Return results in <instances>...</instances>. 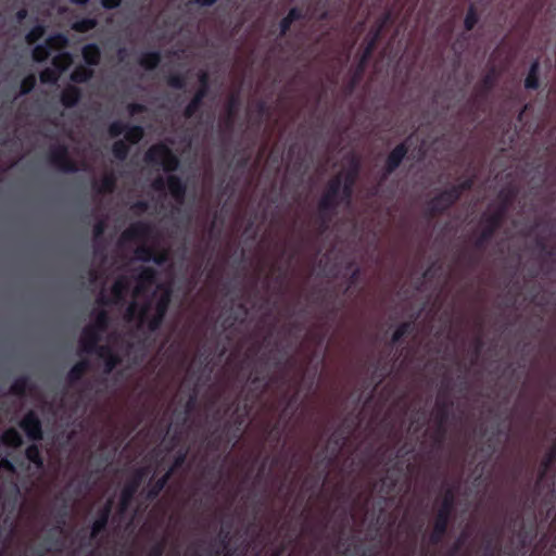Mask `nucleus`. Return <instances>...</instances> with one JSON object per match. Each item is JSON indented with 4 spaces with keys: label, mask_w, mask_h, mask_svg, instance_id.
I'll use <instances>...</instances> for the list:
<instances>
[{
    "label": "nucleus",
    "mask_w": 556,
    "mask_h": 556,
    "mask_svg": "<svg viewBox=\"0 0 556 556\" xmlns=\"http://www.w3.org/2000/svg\"><path fill=\"white\" fill-rule=\"evenodd\" d=\"M170 300H172V292L167 288L156 299L155 305H154V311H155L154 313L160 316L165 317L167 314L169 304H170Z\"/></svg>",
    "instance_id": "obj_41"
},
{
    "label": "nucleus",
    "mask_w": 556,
    "mask_h": 556,
    "mask_svg": "<svg viewBox=\"0 0 556 556\" xmlns=\"http://www.w3.org/2000/svg\"><path fill=\"white\" fill-rule=\"evenodd\" d=\"M287 159L292 163V168L295 172H301L304 168L305 163V153L298 146V143H292L288 148Z\"/></svg>",
    "instance_id": "obj_28"
},
{
    "label": "nucleus",
    "mask_w": 556,
    "mask_h": 556,
    "mask_svg": "<svg viewBox=\"0 0 556 556\" xmlns=\"http://www.w3.org/2000/svg\"><path fill=\"white\" fill-rule=\"evenodd\" d=\"M153 233V226L143 220L132 223L122 233L123 241H138L150 238Z\"/></svg>",
    "instance_id": "obj_16"
},
{
    "label": "nucleus",
    "mask_w": 556,
    "mask_h": 556,
    "mask_svg": "<svg viewBox=\"0 0 556 556\" xmlns=\"http://www.w3.org/2000/svg\"><path fill=\"white\" fill-rule=\"evenodd\" d=\"M104 359V371L110 374L121 363L119 356L114 353L109 346L102 345L99 348V354Z\"/></svg>",
    "instance_id": "obj_31"
},
{
    "label": "nucleus",
    "mask_w": 556,
    "mask_h": 556,
    "mask_svg": "<svg viewBox=\"0 0 556 556\" xmlns=\"http://www.w3.org/2000/svg\"><path fill=\"white\" fill-rule=\"evenodd\" d=\"M556 460V439L551 448L546 452L540 464L539 480H543L554 462Z\"/></svg>",
    "instance_id": "obj_39"
},
{
    "label": "nucleus",
    "mask_w": 556,
    "mask_h": 556,
    "mask_svg": "<svg viewBox=\"0 0 556 556\" xmlns=\"http://www.w3.org/2000/svg\"><path fill=\"white\" fill-rule=\"evenodd\" d=\"M157 279V271L153 267L142 266L136 276L137 286L135 289L136 294L144 292L148 288L153 286Z\"/></svg>",
    "instance_id": "obj_18"
},
{
    "label": "nucleus",
    "mask_w": 556,
    "mask_h": 556,
    "mask_svg": "<svg viewBox=\"0 0 556 556\" xmlns=\"http://www.w3.org/2000/svg\"><path fill=\"white\" fill-rule=\"evenodd\" d=\"M147 476V470L144 468L136 469L129 479L124 484L121 496H119V506L121 510H125L131 501L134 500L136 493L138 492L141 483L143 482Z\"/></svg>",
    "instance_id": "obj_12"
},
{
    "label": "nucleus",
    "mask_w": 556,
    "mask_h": 556,
    "mask_svg": "<svg viewBox=\"0 0 556 556\" xmlns=\"http://www.w3.org/2000/svg\"><path fill=\"white\" fill-rule=\"evenodd\" d=\"M46 33V27L41 24L35 25L25 36V40L28 45H35L39 41Z\"/></svg>",
    "instance_id": "obj_51"
},
{
    "label": "nucleus",
    "mask_w": 556,
    "mask_h": 556,
    "mask_svg": "<svg viewBox=\"0 0 556 556\" xmlns=\"http://www.w3.org/2000/svg\"><path fill=\"white\" fill-rule=\"evenodd\" d=\"M59 76L60 74L54 68L47 67L40 72L39 78L43 84H54Z\"/></svg>",
    "instance_id": "obj_61"
},
{
    "label": "nucleus",
    "mask_w": 556,
    "mask_h": 556,
    "mask_svg": "<svg viewBox=\"0 0 556 556\" xmlns=\"http://www.w3.org/2000/svg\"><path fill=\"white\" fill-rule=\"evenodd\" d=\"M73 63V58L70 52H61L54 55L51 60L53 68L61 75L65 72Z\"/></svg>",
    "instance_id": "obj_40"
},
{
    "label": "nucleus",
    "mask_w": 556,
    "mask_h": 556,
    "mask_svg": "<svg viewBox=\"0 0 556 556\" xmlns=\"http://www.w3.org/2000/svg\"><path fill=\"white\" fill-rule=\"evenodd\" d=\"M483 345H484V342H483L481 334L477 336L473 340V345H472V364H475L477 362L478 357L480 356Z\"/></svg>",
    "instance_id": "obj_64"
},
{
    "label": "nucleus",
    "mask_w": 556,
    "mask_h": 556,
    "mask_svg": "<svg viewBox=\"0 0 556 556\" xmlns=\"http://www.w3.org/2000/svg\"><path fill=\"white\" fill-rule=\"evenodd\" d=\"M348 437L341 431L337 429L331 437L329 438V443L334 445L336 453H339L341 448L346 443Z\"/></svg>",
    "instance_id": "obj_54"
},
{
    "label": "nucleus",
    "mask_w": 556,
    "mask_h": 556,
    "mask_svg": "<svg viewBox=\"0 0 556 556\" xmlns=\"http://www.w3.org/2000/svg\"><path fill=\"white\" fill-rule=\"evenodd\" d=\"M239 105H240L239 97L237 94H231L227 101L226 114L229 115V117H236Z\"/></svg>",
    "instance_id": "obj_62"
},
{
    "label": "nucleus",
    "mask_w": 556,
    "mask_h": 556,
    "mask_svg": "<svg viewBox=\"0 0 556 556\" xmlns=\"http://www.w3.org/2000/svg\"><path fill=\"white\" fill-rule=\"evenodd\" d=\"M144 161L148 164L161 165L166 173L176 172L180 164L179 157L163 142L151 146L146 152Z\"/></svg>",
    "instance_id": "obj_5"
},
{
    "label": "nucleus",
    "mask_w": 556,
    "mask_h": 556,
    "mask_svg": "<svg viewBox=\"0 0 556 556\" xmlns=\"http://www.w3.org/2000/svg\"><path fill=\"white\" fill-rule=\"evenodd\" d=\"M458 201L456 190L451 188L444 189L427 202L425 215L428 218H434L445 213Z\"/></svg>",
    "instance_id": "obj_8"
},
{
    "label": "nucleus",
    "mask_w": 556,
    "mask_h": 556,
    "mask_svg": "<svg viewBox=\"0 0 556 556\" xmlns=\"http://www.w3.org/2000/svg\"><path fill=\"white\" fill-rule=\"evenodd\" d=\"M37 85V78L34 74L25 76L20 85V94L26 96L30 93Z\"/></svg>",
    "instance_id": "obj_53"
},
{
    "label": "nucleus",
    "mask_w": 556,
    "mask_h": 556,
    "mask_svg": "<svg viewBox=\"0 0 556 556\" xmlns=\"http://www.w3.org/2000/svg\"><path fill=\"white\" fill-rule=\"evenodd\" d=\"M33 389V383L28 376L17 377L10 386V393L23 397L26 392Z\"/></svg>",
    "instance_id": "obj_36"
},
{
    "label": "nucleus",
    "mask_w": 556,
    "mask_h": 556,
    "mask_svg": "<svg viewBox=\"0 0 556 556\" xmlns=\"http://www.w3.org/2000/svg\"><path fill=\"white\" fill-rule=\"evenodd\" d=\"M166 184L173 199L178 204H182L187 193V186L182 179L176 175H168L166 178Z\"/></svg>",
    "instance_id": "obj_20"
},
{
    "label": "nucleus",
    "mask_w": 556,
    "mask_h": 556,
    "mask_svg": "<svg viewBox=\"0 0 556 556\" xmlns=\"http://www.w3.org/2000/svg\"><path fill=\"white\" fill-rule=\"evenodd\" d=\"M50 54L51 51L49 50V47L43 42L35 46L31 56L36 63H43L49 59Z\"/></svg>",
    "instance_id": "obj_50"
},
{
    "label": "nucleus",
    "mask_w": 556,
    "mask_h": 556,
    "mask_svg": "<svg viewBox=\"0 0 556 556\" xmlns=\"http://www.w3.org/2000/svg\"><path fill=\"white\" fill-rule=\"evenodd\" d=\"M446 425L447 424H435V430L433 432V441L438 447L442 446V444L446 438V433H447Z\"/></svg>",
    "instance_id": "obj_60"
},
{
    "label": "nucleus",
    "mask_w": 556,
    "mask_h": 556,
    "mask_svg": "<svg viewBox=\"0 0 556 556\" xmlns=\"http://www.w3.org/2000/svg\"><path fill=\"white\" fill-rule=\"evenodd\" d=\"M18 427L31 442H39L43 439L42 422L38 414L29 409L18 422Z\"/></svg>",
    "instance_id": "obj_13"
},
{
    "label": "nucleus",
    "mask_w": 556,
    "mask_h": 556,
    "mask_svg": "<svg viewBox=\"0 0 556 556\" xmlns=\"http://www.w3.org/2000/svg\"><path fill=\"white\" fill-rule=\"evenodd\" d=\"M166 83L173 89L182 90L186 88L187 78L184 74H170L168 75Z\"/></svg>",
    "instance_id": "obj_52"
},
{
    "label": "nucleus",
    "mask_w": 556,
    "mask_h": 556,
    "mask_svg": "<svg viewBox=\"0 0 556 556\" xmlns=\"http://www.w3.org/2000/svg\"><path fill=\"white\" fill-rule=\"evenodd\" d=\"M496 83V73L495 70L492 68L489 73H486L480 83L477 85V96L480 98H485L494 88Z\"/></svg>",
    "instance_id": "obj_32"
},
{
    "label": "nucleus",
    "mask_w": 556,
    "mask_h": 556,
    "mask_svg": "<svg viewBox=\"0 0 556 556\" xmlns=\"http://www.w3.org/2000/svg\"><path fill=\"white\" fill-rule=\"evenodd\" d=\"M127 123L122 121H114L109 125L108 132L111 138H118L125 132Z\"/></svg>",
    "instance_id": "obj_57"
},
{
    "label": "nucleus",
    "mask_w": 556,
    "mask_h": 556,
    "mask_svg": "<svg viewBox=\"0 0 556 556\" xmlns=\"http://www.w3.org/2000/svg\"><path fill=\"white\" fill-rule=\"evenodd\" d=\"M129 146L125 140L118 139L112 144V154L118 161H125L129 154Z\"/></svg>",
    "instance_id": "obj_46"
},
{
    "label": "nucleus",
    "mask_w": 556,
    "mask_h": 556,
    "mask_svg": "<svg viewBox=\"0 0 556 556\" xmlns=\"http://www.w3.org/2000/svg\"><path fill=\"white\" fill-rule=\"evenodd\" d=\"M113 509V501L108 500L105 504L97 510L96 518L91 525L90 540L97 539L106 530Z\"/></svg>",
    "instance_id": "obj_15"
},
{
    "label": "nucleus",
    "mask_w": 556,
    "mask_h": 556,
    "mask_svg": "<svg viewBox=\"0 0 556 556\" xmlns=\"http://www.w3.org/2000/svg\"><path fill=\"white\" fill-rule=\"evenodd\" d=\"M305 17L306 13L302 8H291L288 14L279 23V37H285L294 22L304 20Z\"/></svg>",
    "instance_id": "obj_22"
},
{
    "label": "nucleus",
    "mask_w": 556,
    "mask_h": 556,
    "mask_svg": "<svg viewBox=\"0 0 556 556\" xmlns=\"http://www.w3.org/2000/svg\"><path fill=\"white\" fill-rule=\"evenodd\" d=\"M341 175L330 178L317 204V219L319 231L325 232L329 224L337 215L340 205H344L341 200Z\"/></svg>",
    "instance_id": "obj_3"
},
{
    "label": "nucleus",
    "mask_w": 556,
    "mask_h": 556,
    "mask_svg": "<svg viewBox=\"0 0 556 556\" xmlns=\"http://www.w3.org/2000/svg\"><path fill=\"white\" fill-rule=\"evenodd\" d=\"M392 22V12L390 10L383 12L370 28L364 41L358 62L353 71L351 80L348 85V91L352 92L356 85L363 78L367 64L377 48V45L382 36L387 25Z\"/></svg>",
    "instance_id": "obj_2"
},
{
    "label": "nucleus",
    "mask_w": 556,
    "mask_h": 556,
    "mask_svg": "<svg viewBox=\"0 0 556 556\" xmlns=\"http://www.w3.org/2000/svg\"><path fill=\"white\" fill-rule=\"evenodd\" d=\"M161 60H162V56L159 51H148V52H143L140 55L138 63L146 71H153L159 66V64L161 63Z\"/></svg>",
    "instance_id": "obj_37"
},
{
    "label": "nucleus",
    "mask_w": 556,
    "mask_h": 556,
    "mask_svg": "<svg viewBox=\"0 0 556 556\" xmlns=\"http://www.w3.org/2000/svg\"><path fill=\"white\" fill-rule=\"evenodd\" d=\"M199 88L195 92H202L203 98H206L210 90V75L206 71H200L198 74Z\"/></svg>",
    "instance_id": "obj_55"
},
{
    "label": "nucleus",
    "mask_w": 556,
    "mask_h": 556,
    "mask_svg": "<svg viewBox=\"0 0 556 556\" xmlns=\"http://www.w3.org/2000/svg\"><path fill=\"white\" fill-rule=\"evenodd\" d=\"M473 185H475V178L473 177H468V178H465L464 180H462L460 182H458L457 185L451 186L450 188L452 190H456L457 191V195H458V200H459L462 194L465 191L470 190L473 187Z\"/></svg>",
    "instance_id": "obj_59"
},
{
    "label": "nucleus",
    "mask_w": 556,
    "mask_h": 556,
    "mask_svg": "<svg viewBox=\"0 0 556 556\" xmlns=\"http://www.w3.org/2000/svg\"><path fill=\"white\" fill-rule=\"evenodd\" d=\"M540 61L534 60L528 71L525 79V88L528 90H536L540 87Z\"/></svg>",
    "instance_id": "obj_33"
},
{
    "label": "nucleus",
    "mask_w": 556,
    "mask_h": 556,
    "mask_svg": "<svg viewBox=\"0 0 556 556\" xmlns=\"http://www.w3.org/2000/svg\"><path fill=\"white\" fill-rule=\"evenodd\" d=\"M456 491L453 486L445 489L441 503L435 511L432 530L429 534V544L437 546L447 534L452 515L455 507Z\"/></svg>",
    "instance_id": "obj_4"
},
{
    "label": "nucleus",
    "mask_w": 556,
    "mask_h": 556,
    "mask_svg": "<svg viewBox=\"0 0 556 556\" xmlns=\"http://www.w3.org/2000/svg\"><path fill=\"white\" fill-rule=\"evenodd\" d=\"M0 443L4 446L18 448L23 445V438L15 428H9L0 437Z\"/></svg>",
    "instance_id": "obj_35"
},
{
    "label": "nucleus",
    "mask_w": 556,
    "mask_h": 556,
    "mask_svg": "<svg viewBox=\"0 0 556 556\" xmlns=\"http://www.w3.org/2000/svg\"><path fill=\"white\" fill-rule=\"evenodd\" d=\"M408 151H409V144L407 143V140L399 143L391 150V152L388 154V156L386 159V163H384V167H383L386 177L393 174L399 168L401 163L406 157Z\"/></svg>",
    "instance_id": "obj_14"
},
{
    "label": "nucleus",
    "mask_w": 556,
    "mask_h": 556,
    "mask_svg": "<svg viewBox=\"0 0 556 556\" xmlns=\"http://www.w3.org/2000/svg\"><path fill=\"white\" fill-rule=\"evenodd\" d=\"M152 253H153L152 247L141 244L135 250V257L138 261L149 263V262H151Z\"/></svg>",
    "instance_id": "obj_56"
},
{
    "label": "nucleus",
    "mask_w": 556,
    "mask_h": 556,
    "mask_svg": "<svg viewBox=\"0 0 556 556\" xmlns=\"http://www.w3.org/2000/svg\"><path fill=\"white\" fill-rule=\"evenodd\" d=\"M47 160L63 173L78 172L77 163L70 156L68 147L64 143L52 146L48 151Z\"/></svg>",
    "instance_id": "obj_10"
},
{
    "label": "nucleus",
    "mask_w": 556,
    "mask_h": 556,
    "mask_svg": "<svg viewBox=\"0 0 556 556\" xmlns=\"http://www.w3.org/2000/svg\"><path fill=\"white\" fill-rule=\"evenodd\" d=\"M265 432L267 435V439H271L276 444H278L281 441V430L279 429V424L276 422L274 425H270V422L266 424Z\"/></svg>",
    "instance_id": "obj_58"
},
{
    "label": "nucleus",
    "mask_w": 556,
    "mask_h": 556,
    "mask_svg": "<svg viewBox=\"0 0 556 556\" xmlns=\"http://www.w3.org/2000/svg\"><path fill=\"white\" fill-rule=\"evenodd\" d=\"M283 379V375L268 376L265 374L256 372L249 378L250 386L244 399L256 404L263 399V396L268 392L273 384L282 382Z\"/></svg>",
    "instance_id": "obj_7"
},
{
    "label": "nucleus",
    "mask_w": 556,
    "mask_h": 556,
    "mask_svg": "<svg viewBox=\"0 0 556 556\" xmlns=\"http://www.w3.org/2000/svg\"><path fill=\"white\" fill-rule=\"evenodd\" d=\"M116 187V177L113 173H106L103 177L98 181H92V189L97 194H109L115 190Z\"/></svg>",
    "instance_id": "obj_25"
},
{
    "label": "nucleus",
    "mask_w": 556,
    "mask_h": 556,
    "mask_svg": "<svg viewBox=\"0 0 556 556\" xmlns=\"http://www.w3.org/2000/svg\"><path fill=\"white\" fill-rule=\"evenodd\" d=\"M452 407L453 401L440 393L434 406L435 424H447Z\"/></svg>",
    "instance_id": "obj_19"
},
{
    "label": "nucleus",
    "mask_w": 556,
    "mask_h": 556,
    "mask_svg": "<svg viewBox=\"0 0 556 556\" xmlns=\"http://www.w3.org/2000/svg\"><path fill=\"white\" fill-rule=\"evenodd\" d=\"M144 136V129L140 125H129L124 132L125 141L130 144H137L142 140Z\"/></svg>",
    "instance_id": "obj_42"
},
{
    "label": "nucleus",
    "mask_w": 556,
    "mask_h": 556,
    "mask_svg": "<svg viewBox=\"0 0 556 556\" xmlns=\"http://www.w3.org/2000/svg\"><path fill=\"white\" fill-rule=\"evenodd\" d=\"M399 482V476L387 470L386 475L380 479V491L386 495H390Z\"/></svg>",
    "instance_id": "obj_44"
},
{
    "label": "nucleus",
    "mask_w": 556,
    "mask_h": 556,
    "mask_svg": "<svg viewBox=\"0 0 556 556\" xmlns=\"http://www.w3.org/2000/svg\"><path fill=\"white\" fill-rule=\"evenodd\" d=\"M81 97L83 92L80 88L68 85L62 90L60 101L65 109H72L79 103Z\"/></svg>",
    "instance_id": "obj_24"
},
{
    "label": "nucleus",
    "mask_w": 556,
    "mask_h": 556,
    "mask_svg": "<svg viewBox=\"0 0 556 556\" xmlns=\"http://www.w3.org/2000/svg\"><path fill=\"white\" fill-rule=\"evenodd\" d=\"M248 316V308L243 303L237 305L236 311L230 309V313L223 319L222 326L224 329H230L237 323H243Z\"/></svg>",
    "instance_id": "obj_26"
},
{
    "label": "nucleus",
    "mask_w": 556,
    "mask_h": 556,
    "mask_svg": "<svg viewBox=\"0 0 556 556\" xmlns=\"http://www.w3.org/2000/svg\"><path fill=\"white\" fill-rule=\"evenodd\" d=\"M151 301H146L141 304L132 302L127 307L125 317L127 318V320L137 319L139 325H147L148 330L150 332H155L161 328L165 317L160 316L155 313L151 317H149Z\"/></svg>",
    "instance_id": "obj_6"
},
{
    "label": "nucleus",
    "mask_w": 556,
    "mask_h": 556,
    "mask_svg": "<svg viewBox=\"0 0 556 556\" xmlns=\"http://www.w3.org/2000/svg\"><path fill=\"white\" fill-rule=\"evenodd\" d=\"M46 45L49 47V50H61L67 47L68 39L67 37L62 33H56L53 35H50L46 40Z\"/></svg>",
    "instance_id": "obj_45"
},
{
    "label": "nucleus",
    "mask_w": 556,
    "mask_h": 556,
    "mask_svg": "<svg viewBox=\"0 0 556 556\" xmlns=\"http://www.w3.org/2000/svg\"><path fill=\"white\" fill-rule=\"evenodd\" d=\"M361 173L359 160L353 156L350 161V165L344 173L341 175V200L344 201L345 206H350L353 199L354 187Z\"/></svg>",
    "instance_id": "obj_9"
},
{
    "label": "nucleus",
    "mask_w": 556,
    "mask_h": 556,
    "mask_svg": "<svg viewBox=\"0 0 556 556\" xmlns=\"http://www.w3.org/2000/svg\"><path fill=\"white\" fill-rule=\"evenodd\" d=\"M110 325V316L109 313L105 309L97 311L94 314V320L91 325H89V328H93V330L103 333L106 331L108 327Z\"/></svg>",
    "instance_id": "obj_43"
},
{
    "label": "nucleus",
    "mask_w": 556,
    "mask_h": 556,
    "mask_svg": "<svg viewBox=\"0 0 556 556\" xmlns=\"http://www.w3.org/2000/svg\"><path fill=\"white\" fill-rule=\"evenodd\" d=\"M100 332L89 328L88 326L83 329L81 337L79 340L80 350L87 354L97 353L99 354V342L101 340Z\"/></svg>",
    "instance_id": "obj_17"
},
{
    "label": "nucleus",
    "mask_w": 556,
    "mask_h": 556,
    "mask_svg": "<svg viewBox=\"0 0 556 556\" xmlns=\"http://www.w3.org/2000/svg\"><path fill=\"white\" fill-rule=\"evenodd\" d=\"M81 56L86 65L98 66L101 61V50L97 43H87L81 49Z\"/></svg>",
    "instance_id": "obj_27"
},
{
    "label": "nucleus",
    "mask_w": 556,
    "mask_h": 556,
    "mask_svg": "<svg viewBox=\"0 0 556 556\" xmlns=\"http://www.w3.org/2000/svg\"><path fill=\"white\" fill-rule=\"evenodd\" d=\"M89 368L90 362L87 358L80 359L74 364L67 372L66 379L68 384L74 386L76 382H78Z\"/></svg>",
    "instance_id": "obj_30"
},
{
    "label": "nucleus",
    "mask_w": 556,
    "mask_h": 556,
    "mask_svg": "<svg viewBox=\"0 0 556 556\" xmlns=\"http://www.w3.org/2000/svg\"><path fill=\"white\" fill-rule=\"evenodd\" d=\"M518 190L516 188L503 189L498 193L500 204L491 213H484L481 217V230L473 241V248L483 251L494 235L502 227L509 207L513 205Z\"/></svg>",
    "instance_id": "obj_1"
},
{
    "label": "nucleus",
    "mask_w": 556,
    "mask_h": 556,
    "mask_svg": "<svg viewBox=\"0 0 556 556\" xmlns=\"http://www.w3.org/2000/svg\"><path fill=\"white\" fill-rule=\"evenodd\" d=\"M197 400H198V390L194 387L193 390L191 391V393L189 394L188 400L185 405L184 422L186 421L187 416L194 409Z\"/></svg>",
    "instance_id": "obj_63"
},
{
    "label": "nucleus",
    "mask_w": 556,
    "mask_h": 556,
    "mask_svg": "<svg viewBox=\"0 0 556 556\" xmlns=\"http://www.w3.org/2000/svg\"><path fill=\"white\" fill-rule=\"evenodd\" d=\"M204 99L205 98H203L202 92H194L193 97L184 110L185 118L189 119L194 117L195 114L201 110Z\"/></svg>",
    "instance_id": "obj_38"
},
{
    "label": "nucleus",
    "mask_w": 556,
    "mask_h": 556,
    "mask_svg": "<svg viewBox=\"0 0 556 556\" xmlns=\"http://www.w3.org/2000/svg\"><path fill=\"white\" fill-rule=\"evenodd\" d=\"M130 283L126 276H119L111 287V295L114 304H122L125 302L126 295L129 291Z\"/></svg>",
    "instance_id": "obj_23"
},
{
    "label": "nucleus",
    "mask_w": 556,
    "mask_h": 556,
    "mask_svg": "<svg viewBox=\"0 0 556 556\" xmlns=\"http://www.w3.org/2000/svg\"><path fill=\"white\" fill-rule=\"evenodd\" d=\"M25 458L34 465L35 469L38 471L43 470L45 468V459L41 454L40 447L37 442H33L25 450Z\"/></svg>",
    "instance_id": "obj_29"
},
{
    "label": "nucleus",
    "mask_w": 556,
    "mask_h": 556,
    "mask_svg": "<svg viewBox=\"0 0 556 556\" xmlns=\"http://www.w3.org/2000/svg\"><path fill=\"white\" fill-rule=\"evenodd\" d=\"M98 25V21L93 17H84L81 20L75 21L72 24V29L77 33H88L94 29Z\"/></svg>",
    "instance_id": "obj_47"
},
{
    "label": "nucleus",
    "mask_w": 556,
    "mask_h": 556,
    "mask_svg": "<svg viewBox=\"0 0 556 556\" xmlns=\"http://www.w3.org/2000/svg\"><path fill=\"white\" fill-rule=\"evenodd\" d=\"M414 329L413 321H405L397 326L391 337V344H397L401 342L404 336L410 333Z\"/></svg>",
    "instance_id": "obj_48"
},
{
    "label": "nucleus",
    "mask_w": 556,
    "mask_h": 556,
    "mask_svg": "<svg viewBox=\"0 0 556 556\" xmlns=\"http://www.w3.org/2000/svg\"><path fill=\"white\" fill-rule=\"evenodd\" d=\"M94 75L92 67L86 64L77 65L70 75V79L75 84H85L89 81Z\"/></svg>",
    "instance_id": "obj_34"
},
{
    "label": "nucleus",
    "mask_w": 556,
    "mask_h": 556,
    "mask_svg": "<svg viewBox=\"0 0 556 556\" xmlns=\"http://www.w3.org/2000/svg\"><path fill=\"white\" fill-rule=\"evenodd\" d=\"M479 13L473 4H470L467 9L466 16L464 20V27L467 31H470L479 22Z\"/></svg>",
    "instance_id": "obj_49"
},
{
    "label": "nucleus",
    "mask_w": 556,
    "mask_h": 556,
    "mask_svg": "<svg viewBox=\"0 0 556 556\" xmlns=\"http://www.w3.org/2000/svg\"><path fill=\"white\" fill-rule=\"evenodd\" d=\"M174 473V468H169L161 478L155 481L150 480L148 490L146 491V498L150 502L156 500L161 492L164 490L169 479Z\"/></svg>",
    "instance_id": "obj_21"
},
{
    "label": "nucleus",
    "mask_w": 556,
    "mask_h": 556,
    "mask_svg": "<svg viewBox=\"0 0 556 556\" xmlns=\"http://www.w3.org/2000/svg\"><path fill=\"white\" fill-rule=\"evenodd\" d=\"M255 403L244 399L242 404L238 403L235 410L231 414L230 420L225 424V429L230 432L231 424H233L235 429L231 431V435L228 441L235 440L238 441L242 433V428L245 425L249 415L254 408Z\"/></svg>",
    "instance_id": "obj_11"
}]
</instances>
